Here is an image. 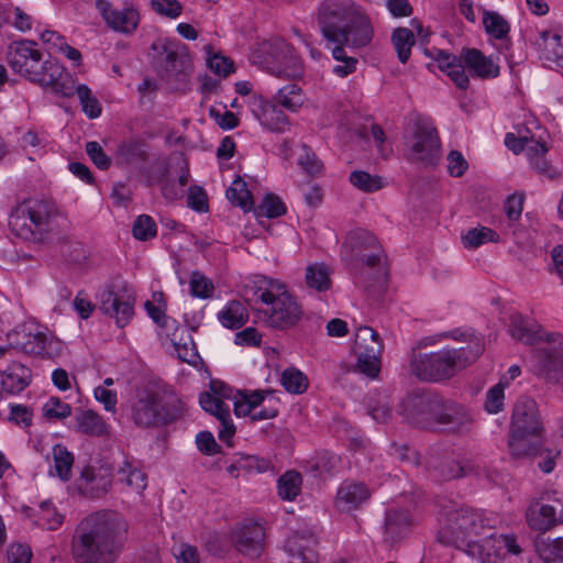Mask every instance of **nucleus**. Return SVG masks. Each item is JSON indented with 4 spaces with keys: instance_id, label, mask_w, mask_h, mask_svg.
Instances as JSON below:
<instances>
[{
    "instance_id": "1",
    "label": "nucleus",
    "mask_w": 563,
    "mask_h": 563,
    "mask_svg": "<svg viewBox=\"0 0 563 563\" xmlns=\"http://www.w3.org/2000/svg\"><path fill=\"white\" fill-rule=\"evenodd\" d=\"M129 526L118 512L101 510L84 518L71 539L75 563H113L122 552Z\"/></svg>"
},
{
    "instance_id": "2",
    "label": "nucleus",
    "mask_w": 563,
    "mask_h": 563,
    "mask_svg": "<svg viewBox=\"0 0 563 563\" xmlns=\"http://www.w3.org/2000/svg\"><path fill=\"white\" fill-rule=\"evenodd\" d=\"M36 46L35 42L29 40L14 42L8 54V63L12 70L55 96L73 97L75 91L73 76L58 60L43 59V54Z\"/></svg>"
},
{
    "instance_id": "3",
    "label": "nucleus",
    "mask_w": 563,
    "mask_h": 563,
    "mask_svg": "<svg viewBox=\"0 0 563 563\" xmlns=\"http://www.w3.org/2000/svg\"><path fill=\"white\" fill-rule=\"evenodd\" d=\"M247 290L252 292L253 300L267 306L262 311L267 325L285 330L300 321L303 314L302 308L284 283L260 275L254 277Z\"/></svg>"
},
{
    "instance_id": "4",
    "label": "nucleus",
    "mask_w": 563,
    "mask_h": 563,
    "mask_svg": "<svg viewBox=\"0 0 563 563\" xmlns=\"http://www.w3.org/2000/svg\"><path fill=\"white\" fill-rule=\"evenodd\" d=\"M183 408V401L172 389L150 383L136 390L131 418L141 428L163 427L177 420Z\"/></svg>"
},
{
    "instance_id": "5",
    "label": "nucleus",
    "mask_w": 563,
    "mask_h": 563,
    "mask_svg": "<svg viewBox=\"0 0 563 563\" xmlns=\"http://www.w3.org/2000/svg\"><path fill=\"white\" fill-rule=\"evenodd\" d=\"M252 58L278 77L298 79L303 75V64L295 49L283 40L264 41L253 52Z\"/></svg>"
},
{
    "instance_id": "6",
    "label": "nucleus",
    "mask_w": 563,
    "mask_h": 563,
    "mask_svg": "<svg viewBox=\"0 0 563 563\" xmlns=\"http://www.w3.org/2000/svg\"><path fill=\"white\" fill-rule=\"evenodd\" d=\"M49 224L51 209L43 200L23 201L9 217L11 231L26 241H41Z\"/></svg>"
},
{
    "instance_id": "7",
    "label": "nucleus",
    "mask_w": 563,
    "mask_h": 563,
    "mask_svg": "<svg viewBox=\"0 0 563 563\" xmlns=\"http://www.w3.org/2000/svg\"><path fill=\"white\" fill-rule=\"evenodd\" d=\"M457 365V351L442 349L422 353L412 350L409 356V372L422 382L440 383L454 376Z\"/></svg>"
},
{
    "instance_id": "8",
    "label": "nucleus",
    "mask_w": 563,
    "mask_h": 563,
    "mask_svg": "<svg viewBox=\"0 0 563 563\" xmlns=\"http://www.w3.org/2000/svg\"><path fill=\"white\" fill-rule=\"evenodd\" d=\"M408 159L426 166L434 165L440 158L441 144L435 126L427 119H417L411 134L407 137Z\"/></svg>"
},
{
    "instance_id": "9",
    "label": "nucleus",
    "mask_w": 563,
    "mask_h": 563,
    "mask_svg": "<svg viewBox=\"0 0 563 563\" xmlns=\"http://www.w3.org/2000/svg\"><path fill=\"white\" fill-rule=\"evenodd\" d=\"M355 10L351 0H327L319 9V25L323 36L330 42L344 37V29L349 27Z\"/></svg>"
},
{
    "instance_id": "10",
    "label": "nucleus",
    "mask_w": 563,
    "mask_h": 563,
    "mask_svg": "<svg viewBox=\"0 0 563 563\" xmlns=\"http://www.w3.org/2000/svg\"><path fill=\"white\" fill-rule=\"evenodd\" d=\"M354 352L357 355L360 372L371 378L376 377L380 371V354L383 352V343L378 333L367 325L357 328Z\"/></svg>"
},
{
    "instance_id": "11",
    "label": "nucleus",
    "mask_w": 563,
    "mask_h": 563,
    "mask_svg": "<svg viewBox=\"0 0 563 563\" xmlns=\"http://www.w3.org/2000/svg\"><path fill=\"white\" fill-rule=\"evenodd\" d=\"M442 396L432 390H415L400 404L401 415L412 424L429 428L431 413L442 405Z\"/></svg>"
},
{
    "instance_id": "12",
    "label": "nucleus",
    "mask_w": 563,
    "mask_h": 563,
    "mask_svg": "<svg viewBox=\"0 0 563 563\" xmlns=\"http://www.w3.org/2000/svg\"><path fill=\"white\" fill-rule=\"evenodd\" d=\"M534 353L533 373L553 383L563 382V336H551Z\"/></svg>"
},
{
    "instance_id": "13",
    "label": "nucleus",
    "mask_w": 563,
    "mask_h": 563,
    "mask_svg": "<svg viewBox=\"0 0 563 563\" xmlns=\"http://www.w3.org/2000/svg\"><path fill=\"white\" fill-rule=\"evenodd\" d=\"M509 432L544 434L540 411L533 399L522 397L515 404Z\"/></svg>"
},
{
    "instance_id": "14",
    "label": "nucleus",
    "mask_w": 563,
    "mask_h": 563,
    "mask_svg": "<svg viewBox=\"0 0 563 563\" xmlns=\"http://www.w3.org/2000/svg\"><path fill=\"white\" fill-rule=\"evenodd\" d=\"M96 7L107 25L115 32L132 34L140 23L139 11L133 5L119 10L107 0H97Z\"/></svg>"
},
{
    "instance_id": "15",
    "label": "nucleus",
    "mask_w": 563,
    "mask_h": 563,
    "mask_svg": "<svg viewBox=\"0 0 563 563\" xmlns=\"http://www.w3.org/2000/svg\"><path fill=\"white\" fill-rule=\"evenodd\" d=\"M251 111L260 123L275 133H284L289 130L287 115L273 102L262 97L251 98Z\"/></svg>"
},
{
    "instance_id": "16",
    "label": "nucleus",
    "mask_w": 563,
    "mask_h": 563,
    "mask_svg": "<svg viewBox=\"0 0 563 563\" xmlns=\"http://www.w3.org/2000/svg\"><path fill=\"white\" fill-rule=\"evenodd\" d=\"M134 298L131 295H120L112 290L100 294L99 309L115 319L120 328L125 327L133 317Z\"/></svg>"
},
{
    "instance_id": "17",
    "label": "nucleus",
    "mask_w": 563,
    "mask_h": 563,
    "mask_svg": "<svg viewBox=\"0 0 563 563\" xmlns=\"http://www.w3.org/2000/svg\"><path fill=\"white\" fill-rule=\"evenodd\" d=\"M264 528L255 522H246L239 526L232 532V541L235 548L251 558H257L264 548Z\"/></svg>"
},
{
    "instance_id": "18",
    "label": "nucleus",
    "mask_w": 563,
    "mask_h": 563,
    "mask_svg": "<svg viewBox=\"0 0 563 563\" xmlns=\"http://www.w3.org/2000/svg\"><path fill=\"white\" fill-rule=\"evenodd\" d=\"M112 487V473L110 468L100 466L84 467L78 479V488L82 495L91 498L101 497Z\"/></svg>"
},
{
    "instance_id": "19",
    "label": "nucleus",
    "mask_w": 563,
    "mask_h": 563,
    "mask_svg": "<svg viewBox=\"0 0 563 563\" xmlns=\"http://www.w3.org/2000/svg\"><path fill=\"white\" fill-rule=\"evenodd\" d=\"M510 334L511 336L517 340L521 341L528 344H533L536 342L540 343L541 345L533 350L532 356H531V366L534 365V353L537 350L542 349L547 346L548 339L553 336H562L561 334L555 333H543L540 329V327L528 319L523 318L520 314H516L511 317V323H510Z\"/></svg>"
},
{
    "instance_id": "20",
    "label": "nucleus",
    "mask_w": 563,
    "mask_h": 563,
    "mask_svg": "<svg viewBox=\"0 0 563 563\" xmlns=\"http://www.w3.org/2000/svg\"><path fill=\"white\" fill-rule=\"evenodd\" d=\"M371 498V492L366 485L355 482H343L336 492L335 507L340 511L357 509Z\"/></svg>"
},
{
    "instance_id": "21",
    "label": "nucleus",
    "mask_w": 563,
    "mask_h": 563,
    "mask_svg": "<svg viewBox=\"0 0 563 563\" xmlns=\"http://www.w3.org/2000/svg\"><path fill=\"white\" fill-rule=\"evenodd\" d=\"M528 526L539 532H547L560 525L554 505L541 504L539 499H532L526 511Z\"/></svg>"
},
{
    "instance_id": "22",
    "label": "nucleus",
    "mask_w": 563,
    "mask_h": 563,
    "mask_svg": "<svg viewBox=\"0 0 563 563\" xmlns=\"http://www.w3.org/2000/svg\"><path fill=\"white\" fill-rule=\"evenodd\" d=\"M228 400H231L229 387L217 382H212L210 390L202 393L199 397L201 408L213 415L217 419L223 415L228 417L230 411Z\"/></svg>"
},
{
    "instance_id": "23",
    "label": "nucleus",
    "mask_w": 563,
    "mask_h": 563,
    "mask_svg": "<svg viewBox=\"0 0 563 563\" xmlns=\"http://www.w3.org/2000/svg\"><path fill=\"white\" fill-rule=\"evenodd\" d=\"M462 59L473 77L492 79L496 78L500 73L499 66L490 57H486L476 48L463 49Z\"/></svg>"
},
{
    "instance_id": "24",
    "label": "nucleus",
    "mask_w": 563,
    "mask_h": 563,
    "mask_svg": "<svg viewBox=\"0 0 563 563\" xmlns=\"http://www.w3.org/2000/svg\"><path fill=\"white\" fill-rule=\"evenodd\" d=\"M485 351V338L473 328L460 330V367L475 363Z\"/></svg>"
},
{
    "instance_id": "25",
    "label": "nucleus",
    "mask_w": 563,
    "mask_h": 563,
    "mask_svg": "<svg viewBox=\"0 0 563 563\" xmlns=\"http://www.w3.org/2000/svg\"><path fill=\"white\" fill-rule=\"evenodd\" d=\"M543 434L509 432L508 448L512 457L527 459L538 455L543 446Z\"/></svg>"
},
{
    "instance_id": "26",
    "label": "nucleus",
    "mask_w": 563,
    "mask_h": 563,
    "mask_svg": "<svg viewBox=\"0 0 563 563\" xmlns=\"http://www.w3.org/2000/svg\"><path fill=\"white\" fill-rule=\"evenodd\" d=\"M374 31L369 19L356 12L349 27L344 29V37L335 43L364 47L371 43Z\"/></svg>"
},
{
    "instance_id": "27",
    "label": "nucleus",
    "mask_w": 563,
    "mask_h": 563,
    "mask_svg": "<svg viewBox=\"0 0 563 563\" xmlns=\"http://www.w3.org/2000/svg\"><path fill=\"white\" fill-rule=\"evenodd\" d=\"M30 371L21 363L13 362L0 371V395H15L29 385Z\"/></svg>"
},
{
    "instance_id": "28",
    "label": "nucleus",
    "mask_w": 563,
    "mask_h": 563,
    "mask_svg": "<svg viewBox=\"0 0 563 563\" xmlns=\"http://www.w3.org/2000/svg\"><path fill=\"white\" fill-rule=\"evenodd\" d=\"M534 45L541 59L563 66V43L559 34L548 30L540 31Z\"/></svg>"
},
{
    "instance_id": "29",
    "label": "nucleus",
    "mask_w": 563,
    "mask_h": 563,
    "mask_svg": "<svg viewBox=\"0 0 563 563\" xmlns=\"http://www.w3.org/2000/svg\"><path fill=\"white\" fill-rule=\"evenodd\" d=\"M497 536L495 533L484 534L482 542L478 540H466L465 553L472 558H477L484 563H492L500 556L503 548H498Z\"/></svg>"
},
{
    "instance_id": "30",
    "label": "nucleus",
    "mask_w": 563,
    "mask_h": 563,
    "mask_svg": "<svg viewBox=\"0 0 563 563\" xmlns=\"http://www.w3.org/2000/svg\"><path fill=\"white\" fill-rule=\"evenodd\" d=\"M489 529L487 519L481 512L468 507H460V532L465 536V539L473 540L484 536Z\"/></svg>"
},
{
    "instance_id": "31",
    "label": "nucleus",
    "mask_w": 563,
    "mask_h": 563,
    "mask_svg": "<svg viewBox=\"0 0 563 563\" xmlns=\"http://www.w3.org/2000/svg\"><path fill=\"white\" fill-rule=\"evenodd\" d=\"M165 58L164 68L168 76H186L191 69L190 56L185 49H177L172 43L163 45Z\"/></svg>"
},
{
    "instance_id": "32",
    "label": "nucleus",
    "mask_w": 563,
    "mask_h": 563,
    "mask_svg": "<svg viewBox=\"0 0 563 563\" xmlns=\"http://www.w3.org/2000/svg\"><path fill=\"white\" fill-rule=\"evenodd\" d=\"M78 431L88 435L102 437L109 433V426L98 412L87 409L76 415Z\"/></svg>"
},
{
    "instance_id": "33",
    "label": "nucleus",
    "mask_w": 563,
    "mask_h": 563,
    "mask_svg": "<svg viewBox=\"0 0 563 563\" xmlns=\"http://www.w3.org/2000/svg\"><path fill=\"white\" fill-rule=\"evenodd\" d=\"M118 481L136 494H142L147 486L146 474L129 461H124L119 467Z\"/></svg>"
},
{
    "instance_id": "34",
    "label": "nucleus",
    "mask_w": 563,
    "mask_h": 563,
    "mask_svg": "<svg viewBox=\"0 0 563 563\" xmlns=\"http://www.w3.org/2000/svg\"><path fill=\"white\" fill-rule=\"evenodd\" d=\"M218 318L223 327L238 329L247 321L249 313L242 302L233 300L228 302L227 306L218 313Z\"/></svg>"
},
{
    "instance_id": "35",
    "label": "nucleus",
    "mask_w": 563,
    "mask_h": 563,
    "mask_svg": "<svg viewBox=\"0 0 563 563\" xmlns=\"http://www.w3.org/2000/svg\"><path fill=\"white\" fill-rule=\"evenodd\" d=\"M52 456L54 461V466L49 471L52 475H56L64 482H67L71 477V467L74 464V455L70 453L66 446L62 444H57L53 446Z\"/></svg>"
},
{
    "instance_id": "36",
    "label": "nucleus",
    "mask_w": 563,
    "mask_h": 563,
    "mask_svg": "<svg viewBox=\"0 0 563 563\" xmlns=\"http://www.w3.org/2000/svg\"><path fill=\"white\" fill-rule=\"evenodd\" d=\"M416 43L415 34L407 27H397L391 33V44L400 63L408 62Z\"/></svg>"
},
{
    "instance_id": "37",
    "label": "nucleus",
    "mask_w": 563,
    "mask_h": 563,
    "mask_svg": "<svg viewBox=\"0 0 563 563\" xmlns=\"http://www.w3.org/2000/svg\"><path fill=\"white\" fill-rule=\"evenodd\" d=\"M442 405L431 413V424L429 428L444 430L446 426L454 422L457 415V408L454 399L442 396Z\"/></svg>"
},
{
    "instance_id": "38",
    "label": "nucleus",
    "mask_w": 563,
    "mask_h": 563,
    "mask_svg": "<svg viewBox=\"0 0 563 563\" xmlns=\"http://www.w3.org/2000/svg\"><path fill=\"white\" fill-rule=\"evenodd\" d=\"M302 477L296 471H288L278 478V495L284 500L292 501L300 494Z\"/></svg>"
},
{
    "instance_id": "39",
    "label": "nucleus",
    "mask_w": 563,
    "mask_h": 563,
    "mask_svg": "<svg viewBox=\"0 0 563 563\" xmlns=\"http://www.w3.org/2000/svg\"><path fill=\"white\" fill-rule=\"evenodd\" d=\"M227 198L244 211H250L254 205L251 191L241 177L235 178L227 189Z\"/></svg>"
},
{
    "instance_id": "40",
    "label": "nucleus",
    "mask_w": 563,
    "mask_h": 563,
    "mask_svg": "<svg viewBox=\"0 0 563 563\" xmlns=\"http://www.w3.org/2000/svg\"><path fill=\"white\" fill-rule=\"evenodd\" d=\"M306 284L309 288L324 291L331 286L330 273L324 264L314 263L306 268Z\"/></svg>"
},
{
    "instance_id": "41",
    "label": "nucleus",
    "mask_w": 563,
    "mask_h": 563,
    "mask_svg": "<svg viewBox=\"0 0 563 563\" xmlns=\"http://www.w3.org/2000/svg\"><path fill=\"white\" fill-rule=\"evenodd\" d=\"M548 152L545 143L538 140L537 144H532L528 150V159L531 166L540 174H543L550 178L555 176V172L551 167L550 163L544 158Z\"/></svg>"
},
{
    "instance_id": "42",
    "label": "nucleus",
    "mask_w": 563,
    "mask_h": 563,
    "mask_svg": "<svg viewBox=\"0 0 563 563\" xmlns=\"http://www.w3.org/2000/svg\"><path fill=\"white\" fill-rule=\"evenodd\" d=\"M114 158L119 165H130L143 161L145 158V152L140 143L135 141H123L118 145Z\"/></svg>"
},
{
    "instance_id": "43",
    "label": "nucleus",
    "mask_w": 563,
    "mask_h": 563,
    "mask_svg": "<svg viewBox=\"0 0 563 563\" xmlns=\"http://www.w3.org/2000/svg\"><path fill=\"white\" fill-rule=\"evenodd\" d=\"M276 100L282 107L296 112L303 104L305 97L298 85L289 84L278 90Z\"/></svg>"
},
{
    "instance_id": "44",
    "label": "nucleus",
    "mask_w": 563,
    "mask_h": 563,
    "mask_svg": "<svg viewBox=\"0 0 563 563\" xmlns=\"http://www.w3.org/2000/svg\"><path fill=\"white\" fill-rule=\"evenodd\" d=\"M378 245L379 243L373 233L358 229L350 233L344 246H350L352 251L356 252L357 256H361L363 251L378 250Z\"/></svg>"
},
{
    "instance_id": "45",
    "label": "nucleus",
    "mask_w": 563,
    "mask_h": 563,
    "mask_svg": "<svg viewBox=\"0 0 563 563\" xmlns=\"http://www.w3.org/2000/svg\"><path fill=\"white\" fill-rule=\"evenodd\" d=\"M350 181L355 188L364 192H374L386 186L383 177L371 175L364 170H354L351 173Z\"/></svg>"
},
{
    "instance_id": "46",
    "label": "nucleus",
    "mask_w": 563,
    "mask_h": 563,
    "mask_svg": "<svg viewBox=\"0 0 563 563\" xmlns=\"http://www.w3.org/2000/svg\"><path fill=\"white\" fill-rule=\"evenodd\" d=\"M264 402V395L254 391L252 394H240L233 401L234 412L238 417L251 416L253 419V412L260 408Z\"/></svg>"
},
{
    "instance_id": "47",
    "label": "nucleus",
    "mask_w": 563,
    "mask_h": 563,
    "mask_svg": "<svg viewBox=\"0 0 563 563\" xmlns=\"http://www.w3.org/2000/svg\"><path fill=\"white\" fill-rule=\"evenodd\" d=\"M189 183V169L187 164L181 167V173L177 180L165 179L162 181V194L168 200L180 199L185 194V187Z\"/></svg>"
},
{
    "instance_id": "48",
    "label": "nucleus",
    "mask_w": 563,
    "mask_h": 563,
    "mask_svg": "<svg viewBox=\"0 0 563 563\" xmlns=\"http://www.w3.org/2000/svg\"><path fill=\"white\" fill-rule=\"evenodd\" d=\"M77 95L82 111L90 119H96L101 114V106L98 99L92 95L87 85H75L74 95Z\"/></svg>"
},
{
    "instance_id": "49",
    "label": "nucleus",
    "mask_w": 563,
    "mask_h": 563,
    "mask_svg": "<svg viewBox=\"0 0 563 563\" xmlns=\"http://www.w3.org/2000/svg\"><path fill=\"white\" fill-rule=\"evenodd\" d=\"M63 522V516L59 515L51 501H42L36 516V525L46 530H56Z\"/></svg>"
},
{
    "instance_id": "50",
    "label": "nucleus",
    "mask_w": 563,
    "mask_h": 563,
    "mask_svg": "<svg viewBox=\"0 0 563 563\" xmlns=\"http://www.w3.org/2000/svg\"><path fill=\"white\" fill-rule=\"evenodd\" d=\"M499 235L492 229L486 227L474 228L467 231L463 236L465 247L474 250L488 242H497Z\"/></svg>"
},
{
    "instance_id": "51",
    "label": "nucleus",
    "mask_w": 563,
    "mask_h": 563,
    "mask_svg": "<svg viewBox=\"0 0 563 563\" xmlns=\"http://www.w3.org/2000/svg\"><path fill=\"white\" fill-rule=\"evenodd\" d=\"M446 516L444 519V522L441 521V527L438 532V540L440 544L446 547V548H453L455 549L456 544V532L454 528L455 519H456V511L452 508L449 510H445L443 514Z\"/></svg>"
},
{
    "instance_id": "52",
    "label": "nucleus",
    "mask_w": 563,
    "mask_h": 563,
    "mask_svg": "<svg viewBox=\"0 0 563 563\" xmlns=\"http://www.w3.org/2000/svg\"><path fill=\"white\" fill-rule=\"evenodd\" d=\"M483 24L488 34L496 38H504L509 32L508 22L497 12H483Z\"/></svg>"
},
{
    "instance_id": "53",
    "label": "nucleus",
    "mask_w": 563,
    "mask_h": 563,
    "mask_svg": "<svg viewBox=\"0 0 563 563\" xmlns=\"http://www.w3.org/2000/svg\"><path fill=\"white\" fill-rule=\"evenodd\" d=\"M282 385L289 393L302 394L308 388V379L300 371L287 368L282 375Z\"/></svg>"
},
{
    "instance_id": "54",
    "label": "nucleus",
    "mask_w": 563,
    "mask_h": 563,
    "mask_svg": "<svg viewBox=\"0 0 563 563\" xmlns=\"http://www.w3.org/2000/svg\"><path fill=\"white\" fill-rule=\"evenodd\" d=\"M133 236L140 241H147L157 234L155 221L148 214L139 216L132 227Z\"/></svg>"
},
{
    "instance_id": "55",
    "label": "nucleus",
    "mask_w": 563,
    "mask_h": 563,
    "mask_svg": "<svg viewBox=\"0 0 563 563\" xmlns=\"http://www.w3.org/2000/svg\"><path fill=\"white\" fill-rule=\"evenodd\" d=\"M505 379V377H501L499 383L487 391L485 408L489 413H498L504 408V391L508 386V380Z\"/></svg>"
},
{
    "instance_id": "56",
    "label": "nucleus",
    "mask_w": 563,
    "mask_h": 563,
    "mask_svg": "<svg viewBox=\"0 0 563 563\" xmlns=\"http://www.w3.org/2000/svg\"><path fill=\"white\" fill-rule=\"evenodd\" d=\"M286 212L284 202L275 195H267L257 207L258 217L277 218Z\"/></svg>"
},
{
    "instance_id": "57",
    "label": "nucleus",
    "mask_w": 563,
    "mask_h": 563,
    "mask_svg": "<svg viewBox=\"0 0 563 563\" xmlns=\"http://www.w3.org/2000/svg\"><path fill=\"white\" fill-rule=\"evenodd\" d=\"M189 284L190 292L194 297L207 299L210 298L213 294L214 287L212 282L199 272H194L191 274Z\"/></svg>"
},
{
    "instance_id": "58",
    "label": "nucleus",
    "mask_w": 563,
    "mask_h": 563,
    "mask_svg": "<svg viewBox=\"0 0 563 563\" xmlns=\"http://www.w3.org/2000/svg\"><path fill=\"white\" fill-rule=\"evenodd\" d=\"M434 60L438 63V67L441 71L448 75L451 80L457 82V64L456 57L446 53L443 49H434Z\"/></svg>"
},
{
    "instance_id": "59",
    "label": "nucleus",
    "mask_w": 563,
    "mask_h": 563,
    "mask_svg": "<svg viewBox=\"0 0 563 563\" xmlns=\"http://www.w3.org/2000/svg\"><path fill=\"white\" fill-rule=\"evenodd\" d=\"M298 165L309 175L318 176L322 173V162L306 145L302 146V154L298 158Z\"/></svg>"
},
{
    "instance_id": "60",
    "label": "nucleus",
    "mask_w": 563,
    "mask_h": 563,
    "mask_svg": "<svg viewBox=\"0 0 563 563\" xmlns=\"http://www.w3.org/2000/svg\"><path fill=\"white\" fill-rule=\"evenodd\" d=\"M43 412L48 419H65L71 415V407L59 398L52 397L43 406Z\"/></svg>"
},
{
    "instance_id": "61",
    "label": "nucleus",
    "mask_w": 563,
    "mask_h": 563,
    "mask_svg": "<svg viewBox=\"0 0 563 563\" xmlns=\"http://www.w3.org/2000/svg\"><path fill=\"white\" fill-rule=\"evenodd\" d=\"M151 8L157 14L176 19L183 12V5L178 0H151Z\"/></svg>"
},
{
    "instance_id": "62",
    "label": "nucleus",
    "mask_w": 563,
    "mask_h": 563,
    "mask_svg": "<svg viewBox=\"0 0 563 563\" xmlns=\"http://www.w3.org/2000/svg\"><path fill=\"white\" fill-rule=\"evenodd\" d=\"M407 526L408 521L405 512L399 510L387 512L385 520L386 533L395 538L399 536Z\"/></svg>"
},
{
    "instance_id": "63",
    "label": "nucleus",
    "mask_w": 563,
    "mask_h": 563,
    "mask_svg": "<svg viewBox=\"0 0 563 563\" xmlns=\"http://www.w3.org/2000/svg\"><path fill=\"white\" fill-rule=\"evenodd\" d=\"M86 152L92 163L102 170H106L111 165V158L103 152L101 145L96 141L86 143Z\"/></svg>"
},
{
    "instance_id": "64",
    "label": "nucleus",
    "mask_w": 563,
    "mask_h": 563,
    "mask_svg": "<svg viewBox=\"0 0 563 563\" xmlns=\"http://www.w3.org/2000/svg\"><path fill=\"white\" fill-rule=\"evenodd\" d=\"M177 563H199V552L194 545L181 543L173 549Z\"/></svg>"
}]
</instances>
